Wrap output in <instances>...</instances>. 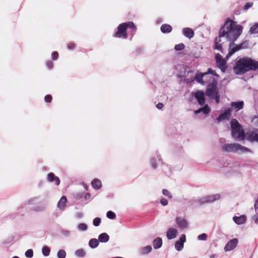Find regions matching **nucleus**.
<instances>
[{
	"instance_id": "1",
	"label": "nucleus",
	"mask_w": 258,
	"mask_h": 258,
	"mask_svg": "<svg viewBox=\"0 0 258 258\" xmlns=\"http://www.w3.org/2000/svg\"><path fill=\"white\" fill-rule=\"evenodd\" d=\"M236 22L230 19H228L219 30L218 36L215 38L214 43V49L223 53V44L222 38L225 37L227 41L229 42L230 37L233 35L237 28Z\"/></svg>"
},
{
	"instance_id": "2",
	"label": "nucleus",
	"mask_w": 258,
	"mask_h": 258,
	"mask_svg": "<svg viewBox=\"0 0 258 258\" xmlns=\"http://www.w3.org/2000/svg\"><path fill=\"white\" fill-rule=\"evenodd\" d=\"M258 70V61L249 57L237 58L233 67L236 75H241L250 71Z\"/></svg>"
},
{
	"instance_id": "3",
	"label": "nucleus",
	"mask_w": 258,
	"mask_h": 258,
	"mask_svg": "<svg viewBox=\"0 0 258 258\" xmlns=\"http://www.w3.org/2000/svg\"><path fill=\"white\" fill-rule=\"evenodd\" d=\"M136 31L137 27L135 24L133 22L128 21L119 24L117 27V31L113 35V36L126 39L128 34L132 38Z\"/></svg>"
},
{
	"instance_id": "4",
	"label": "nucleus",
	"mask_w": 258,
	"mask_h": 258,
	"mask_svg": "<svg viewBox=\"0 0 258 258\" xmlns=\"http://www.w3.org/2000/svg\"><path fill=\"white\" fill-rule=\"evenodd\" d=\"M236 30L232 36L230 37L231 38L229 41L228 53L226 56L227 59L231 57L234 53L240 50L239 45L235 44V42L242 34L243 26L241 25H238Z\"/></svg>"
},
{
	"instance_id": "5",
	"label": "nucleus",
	"mask_w": 258,
	"mask_h": 258,
	"mask_svg": "<svg viewBox=\"0 0 258 258\" xmlns=\"http://www.w3.org/2000/svg\"><path fill=\"white\" fill-rule=\"evenodd\" d=\"M219 194L207 196L200 198H193L189 200V204L194 207H198L203 205L210 204L220 199Z\"/></svg>"
},
{
	"instance_id": "6",
	"label": "nucleus",
	"mask_w": 258,
	"mask_h": 258,
	"mask_svg": "<svg viewBox=\"0 0 258 258\" xmlns=\"http://www.w3.org/2000/svg\"><path fill=\"white\" fill-rule=\"evenodd\" d=\"M230 124L232 137L235 139H240L244 140L245 134L238 120L236 119L232 118L231 120Z\"/></svg>"
},
{
	"instance_id": "7",
	"label": "nucleus",
	"mask_w": 258,
	"mask_h": 258,
	"mask_svg": "<svg viewBox=\"0 0 258 258\" xmlns=\"http://www.w3.org/2000/svg\"><path fill=\"white\" fill-rule=\"evenodd\" d=\"M244 139L250 143L258 144V128H253L252 130L247 132Z\"/></svg>"
},
{
	"instance_id": "8",
	"label": "nucleus",
	"mask_w": 258,
	"mask_h": 258,
	"mask_svg": "<svg viewBox=\"0 0 258 258\" xmlns=\"http://www.w3.org/2000/svg\"><path fill=\"white\" fill-rule=\"evenodd\" d=\"M217 88V81L214 80L212 83L208 85L206 91V95L210 98H213V96L218 92Z\"/></svg>"
},
{
	"instance_id": "9",
	"label": "nucleus",
	"mask_w": 258,
	"mask_h": 258,
	"mask_svg": "<svg viewBox=\"0 0 258 258\" xmlns=\"http://www.w3.org/2000/svg\"><path fill=\"white\" fill-rule=\"evenodd\" d=\"M215 60L218 68L221 70V72L224 73L227 68L226 60L219 53H217L216 54Z\"/></svg>"
},
{
	"instance_id": "10",
	"label": "nucleus",
	"mask_w": 258,
	"mask_h": 258,
	"mask_svg": "<svg viewBox=\"0 0 258 258\" xmlns=\"http://www.w3.org/2000/svg\"><path fill=\"white\" fill-rule=\"evenodd\" d=\"M237 143L226 144L221 147L222 150L227 152H237L238 150Z\"/></svg>"
},
{
	"instance_id": "11",
	"label": "nucleus",
	"mask_w": 258,
	"mask_h": 258,
	"mask_svg": "<svg viewBox=\"0 0 258 258\" xmlns=\"http://www.w3.org/2000/svg\"><path fill=\"white\" fill-rule=\"evenodd\" d=\"M195 97L197 100L198 103L203 106L205 103V94L204 91L198 90L195 93Z\"/></svg>"
},
{
	"instance_id": "12",
	"label": "nucleus",
	"mask_w": 258,
	"mask_h": 258,
	"mask_svg": "<svg viewBox=\"0 0 258 258\" xmlns=\"http://www.w3.org/2000/svg\"><path fill=\"white\" fill-rule=\"evenodd\" d=\"M238 240L236 238H233L229 241L224 247L225 251H229L234 249L237 245Z\"/></svg>"
},
{
	"instance_id": "13",
	"label": "nucleus",
	"mask_w": 258,
	"mask_h": 258,
	"mask_svg": "<svg viewBox=\"0 0 258 258\" xmlns=\"http://www.w3.org/2000/svg\"><path fill=\"white\" fill-rule=\"evenodd\" d=\"M186 241L185 235L183 234L181 235L179 240H177L175 243V248L177 251H181L184 246V243Z\"/></svg>"
},
{
	"instance_id": "14",
	"label": "nucleus",
	"mask_w": 258,
	"mask_h": 258,
	"mask_svg": "<svg viewBox=\"0 0 258 258\" xmlns=\"http://www.w3.org/2000/svg\"><path fill=\"white\" fill-rule=\"evenodd\" d=\"M176 223L178 227L181 229H185L188 228V222L183 218L177 217L176 218Z\"/></svg>"
},
{
	"instance_id": "15",
	"label": "nucleus",
	"mask_w": 258,
	"mask_h": 258,
	"mask_svg": "<svg viewBox=\"0 0 258 258\" xmlns=\"http://www.w3.org/2000/svg\"><path fill=\"white\" fill-rule=\"evenodd\" d=\"M231 111L232 109L230 107L225 109L224 112L220 114L217 117V119L218 121H221L225 119H228L230 117Z\"/></svg>"
},
{
	"instance_id": "16",
	"label": "nucleus",
	"mask_w": 258,
	"mask_h": 258,
	"mask_svg": "<svg viewBox=\"0 0 258 258\" xmlns=\"http://www.w3.org/2000/svg\"><path fill=\"white\" fill-rule=\"evenodd\" d=\"M178 234V231L174 228H169L166 232V236L168 240L175 238Z\"/></svg>"
},
{
	"instance_id": "17",
	"label": "nucleus",
	"mask_w": 258,
	"mask_h": 258,
	"mask_svg": "<svg viewBox=\"0 0 258 258\" xmlns=\"http://www.w3.org/2000/svg\"><path fill=\"white\" fill-rule=\"evenodd\" d=\"M182 34L186 38L191 39L195 35L194 31L190 28H185L182 29Z\"/></svg>"
},
{
	"instance_id": "18",
	"label": "nucleus",
	"mask_w": 258,
	"mask_h": 258,
	"mask_svg": "<svg viewBox=\"0 0 258 258\" xmlns=\"http://www.w3.org/2000/svg\"><path fill=\"white\" fill-rule=\"evenodd\" d=\"M231 106L237 112L243 108L244 102L243 101L232 102Z\"/></svg>"
},
{
	"instance_id": "19",
	"label": "nucleus",
	"mask_w": 258,
	"mask_h": 258,
	"mask_svg": "<svg viewBox=\"0 0 258 258\" xmlns=\"http://www.w3.org/2000/svg\"><path fill=\"white\" fill-rule=\"evenodd\" d=\"M211 111V108L208 104H204V106L198 110H195V114H198L201 112H203L204 114H208Z\"/></svg>"
},
{
	"instance_id": "20",
	"label": "nucleus",
	"mask_w": 258,
	"mask_h": 258,
	"mask_svg": "<svg viewBox=\"0 0 258 258\" xmlns=\"http://www.w3.org/2000/svg\"><path fill=\"white\" fill-rule=\"evenodd\" d=\"M47 180L48 181L50 182H52L53 181L55 182V184L56 185H58L60 184V180L59 178L57 176H55L54 174L52 172H50L47 175Z\"/></svg>"
},
{
	"instance_id": "21",
	"label": "nucleus",
	"mask_w": 258,
	"mask_h": 258,
	"mask_svg": "<svg viewBox=\"0 0 258 258\" xmlns=\"http://www.w3.org/2000/svg\"><path fill=\"white\" fill-rule=\"evenodd\" d=\"M152 250V246L150 245H147L140 248L139 250V253L141 255H145L150 253Z\"/></svg>"
},
{
	"instance_id": "22",
	"label": "nucleus",
	"mask_w": 258,
	"mask_h": 258,
	"mask_svg": "<svg viewBox=\"0 0 258 258\" xmlns=\"http://www.w3.org/2000/svg\"><path fill=\"white\" fill-rule=\"evenodd\" d=\"M162 239L161 237H157L155 238L153 241V246L155 249H158L161 248L162 246Z\"/></svg>"
},
{
	"instance_id": "23",
	"label": "nucleus",
	"mask_w": 258,
	"mask_h": 258,
	"mask_svg": "<svg viewBox=\"0 0 258 258\" xmlns=\"http://www.w3.org/2000/svg\"><path fill=\"white\" fill-rule=\"evenodd\" d=\"M246 217L244 215L234 216L233 218V220L234 221V222L238 225H241L244 223L246 221Z\"/></svg>"
},
{
	"instance_id": "24",
	"label": "nucleus",
	"mask_w": 258,
	"mask_h": 258,
	"mask_svg": "<svg viewBox=\"0 0 258 258\" xmlns=\"http://www.w3.org/2000/svg\"><path fill=\"white\" fill-rule=\"evenodd\" d=\"M160 30L162 33L168 34L172 30V27L169 24H163L160 28Z\"/></svg>"
},
{
	"instance_id": "25",
	"label": "nucleus",
	"mask_w": 258,
	"mask_h": 258,
	"mask_svg": "<svg viewBox=\"0 0 258 258\" xmlns=\"http://www.w3.org/2000/svg\"><path fill=\"white\" fill-rule=\"evenodd\" d=\"M98 240L101 243H106L109 240V236L106 233H102L98 236Z\"/></svg>"
},
{
	"instance_id": "26",
	"label": "nucleus",
	"mask_w": 258,
	"mask_h": 258,
	"mask_svg": "<svg viewBox=\"0 0 258 258\" xmlns=\"http://www.w3.org/2000/svg\"><path fill=\"white\" fill-rule=\"evenodd\" d=\"M91 185L93 188L96 190L100 189L102 187L101 181L97 178H95L92 180Z\"/></svg>"
},
{
	"instance_id": "27",
	"label": "nucleus",
	"mask_w": 258,
	"mask_h": 258,
	"mask_svg": "<svg viewBox=\"0 0 258 258\" xmlns=\"http://www.w3.org/2000/svg\"><path fill=\"white\" fill-rule=\"evenodd\" d=\"M99 241L96 238L91 239L89 241V246L91 248H95L98 247Z\"/></svg>"
},
{
	"instance_id": "28",
	"label": "nucleus",
	"mask_w": 258,
	"mask_h": 258,
	"mask_svg": "<svg viewBox=\"0 0 258 258\" xmlns=\"http://www.w3.org/2000/svg\"><path fill=\"white\" fill-rule=\"evenodd\" d=\"M204 76H205V74H204V73L197 74L195 77V80L200 84L203 85L204 84V81L203 78Z\"/></svg>"
},
{
	"instance_id": "29",
	"label": "nucleus",
	"mask_w": 258,
	"mask_h": 258,
	"mask_svg": "<svg viewBox=\"0 0 258 258\" xmlns=\"http://www.w3.org/2000/svg\"><path fill=\"white\" fill-rule=\"evenodd\" d=\"M67 202V198L65 196H62L57 203V207L59 208H63L66 205Z\"/></svg>"
},
{
	"instance_id": "30",
	"label": "nucleus",
	"mask_w": 258,
	"mask_h": 258,
	"mask_svg": "<svg viewBox=\"0 0 258 258\" xmlns=\"http://www.w3.org/2000/svg\"><path fill=\"white\" fill-rule=\"evenodd\" d=\"M249 33L250 34L258 33V23H255L251 27L249 30Z\"/></svg>"
},
{
	"instance_id": "31",
	"label": "nucleus",
	"mask_w": 258,
	"mask_h": 258,
	"mask_svg": "<svg viewBox=\"0 0 258 258\" xmlns=\"http://www.w3.org/2000/svg\"><path fill=\"white\" fill-rule=\"evenodd\" d=\"M50 249L48 246H44L42 248V253L45 256H48L50 254Z\"/></svg>"
},
{
	"instance_id": "32",
	"label": "nucleus",
	"mask_w": 258,
	"mask_h": 258,
	"mask_svg": "<svg viewBox=\"0 0 258 258\" xmlns=\"http://www.w3.org/2000/svg\"><path fill=\"white\" fill-rule=\"evenodd\" d=\"M75 254L77 257H83L85 255L86 253L83 249H79L75 251Z\"/></svg>"
},
{
	"instance_id": "33",
	"label": "nucleus",
	"mask_w": 258,
	"mask_h": 258,
	"mask_svg": "<svg viewBox=\"0 0 258 258\" xmlns=\"http://www.w3.org/2000/svg\"><path fill=\"white\" fill-rule=\"evenodd\" d=\"M77 229L79 231H86L88 229V226L85 223H80L77 226Z\"/></svg>"
},
{
	"instance_id": "34",
	"label": "nucleus",
	"mask_w": 258,
	"mask_h": 258,
	"mask_svg": "<svg viewBox=\"0 0 258 258\" xmlns=\"http://www.w3.org/2000/svg\"><path fill=\"white\" fill-rule=\"evenodd\" d=\"M238 45L240 50L247 49L248 47L249 41L247 40H244L240 44H239Z\"/></svg>"
},
{
	"instance_id": "35",
	"label": "nucleus",
	"mask_w": 258,
	"mask_h": 258,
	"mask_svg": "<svg viewBox=\"0 0 258 258\" xmlns=\"http://www.w3.org/2000/svg\"><path fill=\"white\" fill-rule=\"evenodd\" d=\"M249 151V149L238 144L237 152H240V153H245Z\"/></svg>"
},
{
	"instance_id": "36",
	"label": "nucleus",
	"mask_w": 258,
	"mask_h": 258,
	"mask_svg": "<svg viewBox=\"0 0 258 258\" xmlns=\"http://www.w3.org/2000/svg\"><path fill=\"white\" fill-rule=\"evenodd\" d=\"M66 252L63 249H60L57 252V258H66Z\"/></svg>"
},
{
	"instance_id": "37",
	"label": "nucleus",
	"mask_w": 258,
	"mask_h": 258,
	"mask_svg": "<svg viewBox=\"0 0 258 258\" xmlns=\"http://www.w3.org/2000/svg\"><path fill=\"white\" fill-rule=\"evenodd\" d=\"M84 195V192H78L74 195V198L77 200L83 199Z\"/></svg>"
},
{
	"instance_id": "38",
	"label": "nucleus",
	"mask_w": 258,
	"mask_h": 258,
	"mask_svg": "<svg viewBox=\"0 0 258 258\" xmlns=\"http://www.w3.org/2000/svg\"><path fill=\"white\" fill-rule=\"evenodd\" d=\"M39 199L38 197H35L33 198H32L28 200L26 203H25L24 204L25 205L29 204V205H33L36 201H37Z\"/></svg>"
},
{
	"instance_id": "39",
	"label": "nucleus",
	"mask_w": 258,
	"mask_h": 258,
	"mask_svg": "<svg viewBox=\"0 0 258 258\" xmlns=\"http://www.w3.org/2000/svg\"><path fill=\"white\" fill-rule=\"evenodd\" d=\"M204 74H205V76L207 75H212L214 76L217 77V78L219 77V75L212 68H209L207 70V72L204 73Z\"/></svg>"
},
{
	"instance_id": "40",
	"label": "nucleus",
	"mask_w": 258,
	"mask_h": 258,
	"mask_svg": "<svg viewBox=\"0 0 258 258\" xmlns=\"http://www.w3.org/2000/svg\"><path fill=\"white\" fill-rule=\"evenodd\" d=\"M185 48V45L182 43H180L178 44H176L174 46V49L177 51H180L182 50Z\"/></svg>"
},
{
	"instance_id": "41",
	"label": "nucleus",
	"mask_w": 258,
	"mask_h": 258,
	"mask_svg": "<svg viewBox=\"0 0 258 258\" xmlns=\"http://www.w3.org/2000/svg\"><path fill=\"white\" fill-rule=\"evenodd\" d=\"M106 216L107 218L110 219H114L116 218L115 214L112 211H108L107 213Z\"/></svg>"
},
{
	"instance_id": "42",
	"label": "nucleus",
	"mask_w": 258,
	"mask_h": 258,
	"mask_svg": "<svg viewBox=\"0 0 258 258\" xmlns=\"http://www.w3.org/2000/svg\"><path fill=\"white\" fill-rule=\"evenodd\" d=\"M25 256L28 258H31L33 256V251L31 249L27 250L25 253Z\"/></svg>"
},
{
	"instance_id": "43",
	"label": "nucleus",
	"mask_w": 258,
	"mask_h": 258,
	"mask_svg": "<svg viewBox=\"0 0 258 258\" xmlns=\"http://www.w3.org/2000/svg\"><path fill=\"white\" fill-rule=\"evenodd\" d=\"M151 164L153 169H155L157 168V162L155 157H152L151 159Z\"/></svg>"
},
{
	"instance_id": "44",
	"label": "nucleus",
	"mask_w": 258,
	"mask_h": 258,
	"mask_svg": "<svg viewBox=\"0 0 258 258\" xmlns=\"http://www.w3.org/2000/svg\"><path fill=\"white\" fill-rule=\"evenodd\" d=\"M208 236L206 233H203L198 236V239L200 241H205L207 239Z\"/></svg>"
},
{
	"instance_id": "45",
	"label": "nucleus",
	"mask_w": 258,
	"mask_h": 258,
	"mask_svg": "<svg viewBox=\"0 0 258 258\" xmlns=\"http://www.w3.org/2000/svg\"><path fill=\"white\" fill-rule=\"evenodd\" d=\"M101 223V218L96 217L93 221V224L95 226H98Z\"/></svg>"
},
{
	"instance_id": "46",
	"label": "nucleus",
	"mask_w": 258,
	"mask_h": 258,
	"mask_svg": "<svg viewBox=\"0 0 258 258\" xmlns=\"http://www.w3.org/2000/svg\"><path fill=\"white\" fill-rule=\"evenodd\" d=\"M162 194L165 196H167L168 198L171 199L172 198V195L170 192L166 189H163L162 190Z\"/></svg>"
},
{
	"instance_id": "47",
	"label": "nucleus",
	"mask_w": 258,
	"mask_h": 258,
	"mask_svg": "<svg viewBox=\"0 0 258 258\" xmlns=\"http://www.w3.org/2000/svg\"><path fill=\"white\" fill-rule=\"evenodd\" d=\"M83 216H84V214H83V213L82 212H77L75 214V218L76 219H80L82 218Z\"/></svg>"
},
{
	"instance_id": "48",
	"label": "nucleus",
	"mask_w": 258,
	"mask_h": 258,
	"mask_svg": "<svg viewBox=\"0 0 258 258\" xmlns=\"http://www.w3.org/2000/svg\"><path fill=\"white\" fill-rule=\"evenodd\" d=\"M58 57V53L57 51H53L51 53V58L53 60H56Z\"/></svg>"
},
{
	"instance_id": "49",
	"label": "nucleus",
	"mask_w": 258,
	"mask_h": 258,
	"mask_svg": "<svg viewBox=\"0 0 258 258\" xmlns=\"http://www.w3.org/2000/svg\"><path fill=\"white\" fill-rule=\"evenodd\" d=\"M220 95L219 94V92H217L216 94H215L214 96H213V99H214L215 100V101H216V103L217 104H218L220 102Z\"/></svg>"
},
{
	"instance_id": "50",
	"label": "nucleus",
	"mask_w": 258,
	"mask_h": 258,
	"mask_svg": "<svg viewBox=\"0 0 258 258\" xmlns=\"http://www.w3.org/2000/svg\"><path fill=\"white\" fill-rule=\"evenodd\" d=\"M252 6V3L247 2L244 5V6L243 7V10H247L248 9H249L250 7H251Z\"/></svg>"
},
{
	"instance_id": "51",
	"label": "nucleus",
	"mask_w": 258,
	"mask_h": 258,
	"mask_svg": "<svg viewBox=\"0 0 258 258\" xmlns=\"http://www.w3.org/2000/svg\"><path fill=\"white\" fill-rule=\"evenodd\" d=\"M44 100L46 102L50 103L52 100V96L50 95H46L44 97Z\"/></svg>"
},
{
	"instance_id": "52",
	"label": "nucleus",
	"mask_w": 258,
	"mask_h": 258,
	"mask_svg": "<svg viewBox=\"0 0 258 258\" xmlns=\"http://www.w3.org/2000/svg\"><path fill=\"white\" fill-rule=\"evenodd\" d=\"M46 66L49 69H51L53 68V62L51 60H48L46 62Z\"/></svg>"
},
{
	"instance_id": "53",
	"label": "nucleus",
	"mask_w": 258,
	"mask_h": 258,
	"mask_svg": "<svg viewBox=\"0 0 258 258\" xmlns=\"http://www.w3.org/2000/svg\"><path fill=\"white\" fill-rule=\"evenodd\" d=\"M91 197V195L89 192L84 193L83 199L85 201L89 200Z\"/></svg>"
},
{
	"instance_id": "54",
	"label": "nucleus",
	"mask_w": 258,
	"mask_h": 258,
	"mask_svg": "<svg viewBox=\"0 0 258 258\" xmlns=\"http://www.w3.org/2000/svg\"><path fill=\"white\" fill-rule=\"evenodd\" d=\"M144 50V48L142 47H139L137 48L136 50V54H139L141 53H142Z\"/></svg>"
},
{
	"instance_id": "55",
	"label": "nucleus",
	"mask_w": 258,
	"mask_h": 258,
	"mask_svg": "<svg viewBox=\"0 0 258 258\" xmlns=\"http://www.w3.org/2000/svg\"><path fill=\"white\" fill-rule=\"evenodd\" d=\"M160 203L163 206H166L168 204V201L166 199L163 198L160 200Z\"/></svg>"
},
{
	"instance_id": "56",
	"label": "nucleus",
	"mask_w": 258,
	"mask_h": 258,
	"mask_svg": "<svg viewBox=\"0 0 258 258\" xmlns=\"http://www.w3.org/2000/svg\"><path fill=\"white\" fill-rule=\"evenodd\" d=\"M75 44L73 42H70L68 44L67 47L69 49H73L75 48Z\"/></svg>"
},
{
	"instance_id": "57",
	"label": "nucleus",
	"mask_w": 258,
	"mask_h": 258,
	"mask_svg": "<svg viewBox=\"0 0 258 258\" xmlns=\"http://www.w3.org/2000/svg\"><path fill=\"white\" fill-rule=\"evenodd\" d=\"M61 233L65 236H69L70 235V232L67 230H62Z\"/></svg>"
},
{
	"instance_id": "58",
	"label": "nucleus",
	"mask_w": 258,
	"mask_h": 258,
	"mask_svg": "<svg viewBox=\"0 0 258 258\" xmlns=\"http://www.w3.org/2000/svg\"><path fill=\"white\" fill-rule=\"evenodd\" d=\"M164 105H163V104L162 103H158L157 105H156V107L158 109H161L163 108Z\"/></svg>"
},
{
	"instance_id": "59",
	"label": "nucleus",
	"mask_w": 258,
	"mask_h": 258,
	"mask_svg": "<svg viewBox=\"0 0 258 258\" xmlns=\"http://www.w3.org/2000/svg\"><path fill=\"white\" fill-rule=\"evenodd\" d=\"M252 219L256 223L258 222V214H256L252 216Z\"/></svg>"
},
{
	"instance_id": "60",
	"label": "nucleus",
	"mask_w": 258,
	"mask_h": 258,
	"mask_svg": "<svg viewBox=\"0 0 258 258\" xmlns=\"http://www.w3.org/2000/svg\"><path fill=\"white\" fill-rule=\"evenodd\" d=\"M254 206L255 210H258V197L257 199L255 201Z\"/></svg>"
},
{
	"instance_id": "61",
	"label": "nucleus",
	"mask_w": 258,
	"mask_h": 258,
	"mask_svg": "<svg viewBox=\"0 0 258 258\" xmlns=\"http://www.w3.org/2000/svg\"><path fill=\"white\" fill-rule=\"evenodd\" d=\"M157 159L159 162H160L162 164H163V161L160 157V155H157Z\"/></svg>"
},
{
	"instance_id": "62",
	"label": "nucleus",
	"mask_w": 258,
	"mask_h": 258,
	"mask_svg": "<svg viewBox=\"0 0 258 258\" xmlns=\"http://www.w3.org/2000/svg\"><path fill=\"white\" fill-rule=\"evenodd\" d=\"M83 186H84V188L86 190H88V186L85 184V183L83 182Z\"/></svg>"
},
{
	"instance_id": "63",
	"label": "nucleus",
	"mask_w": 258,
	"mask_h": 258,
	"mask_svg": "<svg viewBox=\"0 0 258 258\" xmlns=\"http://www.w3.org/2000/svg\"><path fill=\"white\" fill-rule=\"evenodd\" d=\"M256 118H258V115L257 116H256V115L253 116L251 117V121H252L254 119H255Z\"/></svg>"
},
{
	"instance_id": "64",
	"label": "nucleus",
	"mask_w": 258,
	"mask_h": 258,
	"mask_svg": "<svg viewBox=\"0 0 258 258\" xmlns=\"http://www.w3.org/2000/svg\"><path fill=\"white\" fill-rule=\"evenodd\" d=\"M216 257V255L215 254H212L210 256V258H215Z\"/></svg>"
}]
</instances>
